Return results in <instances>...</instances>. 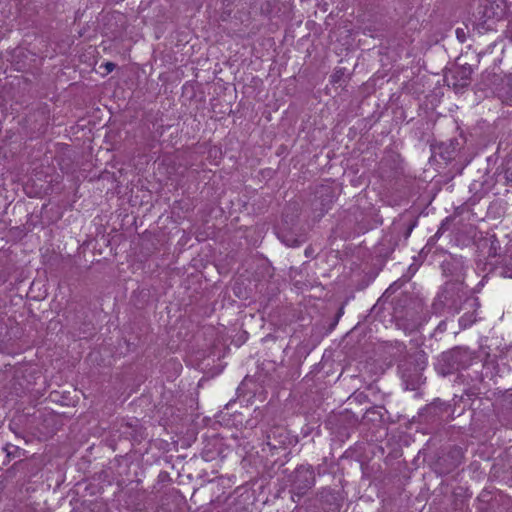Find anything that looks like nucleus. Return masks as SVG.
Listing matches in <instances>:
<instances>
[{
	"instance_id": "1",
	"label": "nucleus",
	"mask_w": 512,
	"mask_h": 512,
	"mask_svg": "<svg viewBox=\"0 0 512 512\" xmlns=\"http://www.w3.org/2000/svg\"><path fill=\"white\" fill-rule=\"evenodd\" d=\"M475 321V311H473L471 314L466 313L459 319L460 325L464 328L471 326Z\"/></svg>"
},
{
	"instance_id": "2",
	"label": "nucleus",
	"mask_w": 512,
	"mask_h": 512,
	"mask_svg": "<svg viewBox=\"0 0 512 512\" xmlns=\"http://www.w3.org/2000/svg\"><path fill=\"white\" fill-rule=\"evenodd\" d=\"M466 305L470 308H476L479 306L478 299L475 297H470L466 300Z\"/></svg>"
},
{
	"instance_id": "3",
	"label": "nucleus",
	"mask_w": 512,
	"mask_h": 512,
	"mask_svg": "<svg viewBox=\"0 0 512 512\" xmlns=\"http://www.w3.org/2000/svg\"><path fill=\"white\" fill-rule=\"evenodd\" d=\"M106 68H107L108 72H111V71H113V69L115 68V64H113V63H107V64H106Z\"/></svg>"
},
{
	"instance_id": "4",
	"label": "nucleus",
	"mask_w": 512,
	"mask_h": 512,
	"mask_svg": "<svg viewBox=\"0 0 512 512\" xmlns=\"http://www.w3.org/2000/svg\"><path fill=\"white\" fill-rule=\"evenodd\" d=\"M505 275H506L507 277L512 278V271H510V269H507V270L505 271Z\"/></svg>"
}]
</instances>
